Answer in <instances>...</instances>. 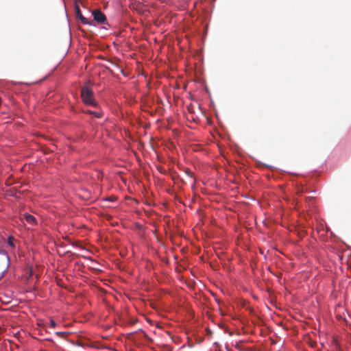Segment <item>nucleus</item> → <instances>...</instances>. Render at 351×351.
Wrapping results in <instances>:
<instances>
[{"label":"nucleus","mask_w":351,"mask_h":351,"mask_svg":"<svg viewBox=\"0 0 351 351\" xmlns=\"http://www.w3.org/2000/svg\"><path fill=\"white\" fill-rule=\"evenodd\" d=\"M81 97L86 105L97 106V103L93 96V92L89 88L84 86L81 90Z\"/></svg>","instance_id":"f257e3e1"},{"label":"nucleus","mask_w":351,"mask_h":351,"mask_svg":"<svg viewBox=\"0 0 351 351\" xmlns=\"http://www.w3.org/2000/svg\"><path fill=\"white\" fill-rule=\"evenodd\" d=\"M93 19L99 24L107 23V19L105 14L99 10L93 11Z\"/></svg>","instance_id":"f03ea898"},{"label":"nucleus","mask_w":351,"mask_h":351,"mask_svg":"<svg viewBox=\"0 0 351 351\" xmlns=\"http://www.w3.org/2000/svg\"><path fill=\"white\" fill-rule=\"evenodd\" d=\"M75 13H76L77 17L81 21V22L83 24H90L91 23L88 19L85 18L82 14L80 6L77 4H76L75 5Z\"/></svg>","instance_id":"7ed1b4c3"},{"label":"nucleus","mask_w":351,"mask_h":351,"mask_svg":"<svg viewBox=\"0 0 351 351\" xmlns=\"http://www.w3.org/2000/svg\"><path fill=\"white\" fill-rule=\"evenodd\" d=\"M22 219H25L28 223L31 225H35L37 223V221L35 217L28 213H24L23 215Z\"/></svg>","instance_id":"20e7f679"},{"label":"nucleus","mask_w":351,"mask_h":351,"mask_svg":"<svg viewBox=\"0 0 351 351\" xmlns=\"http://www.w3.org/2000/svg\"><path fill=\"white\" fill-rule=\"evenodd\" d=\"M86 112L90 114H93L97 118H101L103 116V112L101 111H92L90 110H87Z\"/></svg>","instance_id":"39448f33"},{"label":"nucleus","mask_w":351,"mask_h":351,"mask_svg":"<svg viewBox=\"0 0 351 351\" xmlns=\"http://www.w3.org/2000/svg\"><path fill=\"white\" fill-rule=\"evenodd\" d=\"M14 239L12 237H10L8 239V243L12 247H14Z\"/></svg>","instance_id":"423d86ee"},{"label":"nucleus","mask_w":351,"mask_h":351,"mask_svg":"<svg viewBox=\"0 0 351 351\" xmlns=\"http://www.w3.org/2000/svg\"><path fill=\"white\" fill-rule=\"evenodd\" d=\"M49 326L51 327V328H55L56 326V323L55 322V321L53 319H50L49 321Z\"/></svg>","instance_id":"0eeeda50"},{"label":"nucleus","mask_w":351,"mask_h":351,"mask_svg":"<svg viewBox=\"0 0 351 351\" xmlns=\"http://www.w3.org/2000/svg\"><path fill=\"white\" fill-rule=\"evenodd\" d=\"M308 199L312 200V198L311 197H308Z\"/></svg>","instance_id":"6e6552de"},{"label":"nucleus","mask_w":351,"mask_h":351,"mask_svg":"<svg viewBox=\"0 0 351 351\" xmlns=\"http://www.w3.org/2000/svg\"><path fill=\"white\" fill-rule=\"evenodd\" d=\"M75 5H76L77 4V0H75Z\"/></svg>","instance_id":"1a4fd4ad"}]
</instances>
